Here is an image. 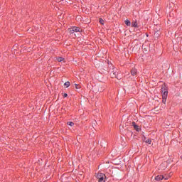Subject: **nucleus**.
I'll return each mask as SVG.
<instances>
[{"label": "nucleus", "instance_id": "1", "mask_svg": "<svg viewBox=\"0 0 182 182\" xmlns=\"http://www.w3.org/2000/svg\"><path fill=\"white\" fill-rule=\"evenodd\" d=\"M97 178L98 182H106V175L104 173H100L97 175Z\"/></svg>", "mask_w": 182, "mask_h": 182}, {"label": "nucleus", "instance_id": "16", "mask_svg": "<svg viewBox=\"0 0 182 182\" xmlns=\"http://www.w3.org/2000/svg\"><path fill=\"white\" fill-rule=\"evenodd\" d=\"M75 89H80V85L77 84H75Z\"/></svg>", "mask_w": 182, "mask_h": 182}, {"label": "nucleus", "instance_id": "10", "mask_svg": "<svg viewBox=\"0 0 182 182\" xmlns=\"http://www.w3.org/2000/svg\"><path fill=\"white\" fill-rule=\"evenodd\" d=\"M57 60H58V62H63L64 58L62 57H58V58H57Z\"/></svg>", "mask_w": 182, "mask_h": 182}, {"label": "nucleus", "instance_id": "14", "mask_svg": "<svg viewBox=\"0 0 182 182\" xmlns=\"http://www.w3.org/2000/svg\"><path fill=\"white\" fill-rule=\"evenodd\" d=\"M145 143H147L148 144H151V139H147L145 140Z\"/></svg>", "mask_w": 182, "mask_h": 182}, {"label": "nucleus", "instance_id": "7", "mask_svg": "<svg viewBox=\"0 0 182 182\" xmlns=\"http://www.w3.org/2000/svg\"><path fill=\"white\" fill-rule=\"evenodd\" d=\"M125 24H126L127 26H130V25H132V23H130V21L126 20L125 21Z\"/></svg>", "mask_w": 182, "mask_h": 182}, {"label": "nucleus", "instance_id": "5", "mask_svg": "<svg viewBox=\"0 0 182 182\" xmlns=\"http://www.w3.org/2000/svg\"><path fill=\"white\" fill-rule=\"evenodd\" d=\"M110 76L111 77H117V79H119V77H117V72L113 70L111 73H110Z\"/></svg>", "mask_w": 182, "mask_h": 182}, {"label": "nucleus", "instance_id": "13", "mask_svg": "<svg viewBox=\"0 0 182 182\" xmlns=\"http://www.w3.org/2000/svg\"><path fill=\"white\" fill-rule=\"evenodd\" d=\"M100 23H101V25H105V20H103V18H100Z\"/></svg>", "mask_w": 182, "mask_h": 182}, {"label": "nucleus", "instance_id": "6", "mask_svg": "<svg viewBox=\"0 0 182 182\" xmlns=\"http://www.w3.org/2000/svg\"><path fill=\"white\" fill-rule=\"evenodd\" d=\"M131 74L132 75V76H136V75H137V70L136 68H133L131 70Z\"/></svg>", "mask_w": 182, "mask_h": 182}, {"label": "nucleus", "instance_id": "8", "mask_svg": "<svg viewBox=\"0 0 182 182\" xmlns=\"http://www.w3.org/2000/svg\"><path fill=\"white\" fill-rule=\"evenodd\" d=\"M64 86H65V87H69L70 86V82L69 81L65 82Z\"/></svg>", "mask_w": 182, "mask_h": 182}, {"label": "nucleus", "instance_id": "12", "mask_svg": "<svg viewBox=\"0 0 182 182\" xmlns=\"http://www.w3.org/2000/svg\"><path fill=\"white\" fill-rule=\"evenodd\" d=\"M132 26L134 28H137V21L132 22Z\"/></svg>", "mask_w": 182, "mask_h": 182}, {"label": "nucleus", "instance_id": "18", "mask_svg": "<svg viewBox=\"0 0 182 182\" xmlns=\"http://www.w3.org/2000/svg\"><path fill=\"white\" fill-rule=\"evenodd\" d=\"M63 97H68V94H66V93L64 94Z\"/></svg>", "mask_w": 182, "mask_h": 182}, {"label": "nucleus", "instance_id": "15", "mask_svg": "<svg viewBox=\"0 0 182 182\" xmlns=\"http://www.w3.org/2000/svg\"><path fill=\"white\" fill-rule=\"evenodd\" d=\"M162 102H163V103H164V104H166V100H167V97H162Z\"/></svg>", "mask_w": 182, "mask_h": 182}, {"label": "nucleus", "instance_id": "4", "mask_svg": "<svg viewBox=\"0 0 182 182\" xmlns=\"http://www.w3.org/2000/svg\"><path fill=\"white\" fill-rule=\"evenodd\" d=\"M155 180H156V181H160L161 180H164V176L158 175L157 176L155 177Z\"/></svg>", "mask_w": 182, "mask_h": 182}, {"label": "nucleus", "instance_id": "3", "mask_svg": "<svg viewBox=\"0 0 182 182\" xmlns=\"http://www.w3.org/2000/svg\"><path fill=\"white\" fill-rule=\"evenodd\" d=\"M132 126L136 132H140L141 130V128H140V126L136 124V122H132Z\"/></svg>", "mask_w": 182, "mask_h": 182}, {"label": "nucleus", "instance_id": "17", "mask_svg": "<svg viewBox=\"0 0 182 182\" xmlns=\"http://www.w3.org/2000/svg\"><path fill=\"white\" fill-rule=\"evenodd\" d=\"M164 180H168V176H166V177L164 176Z\"/></svg>", "mask_w": 182, "mask_h": 182}, {"label": "nucleus", "instance_id": "9", "mask_svg": "<svg viewBox=\"0 0 182 182\" xmlns=\"http://www.w3.org/2000/svg\"><path fill=\"white\" fill-rule=\"evenodd\" d=\"M167 95H168V92L167 91H164L162 97H167Z\"/></svg>", "mask_w": 182, "mask_h": 182}, {"label": "nucleus", "instance_id": "11", "mask_svg": "<svg viewBox=\"0 0 182 182\" xmlns=\"http://www.w3.org/2000/svg\"><path fill=\"white\" fill-rule=\"evenodd\" d=\"M67 124H68V126H70V127H73V126H75V123L72 122H67Z\"/></svg>", "mask_w": 182, "mask_h": 182}, {"label": "nucleus", "instance_id": "2", "mask_svg": "<svg viewBox=\"0 0 182 182\" xmlns=\"http://www.w3.org/2000/svg\"><path fill=\"white\" fill-rule=\"evenodd\" d=\"M69 31L70 33H73V32H80L82 30L79 27H72L71 28H69Z\"/></svg>", "mask_w": 182, "mask_h": 182}]
</instances>
